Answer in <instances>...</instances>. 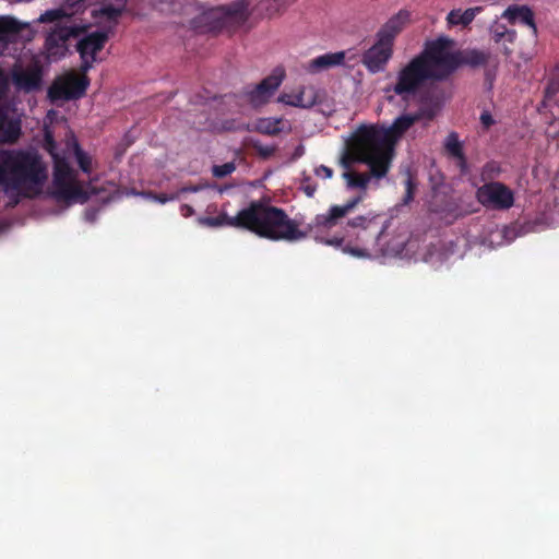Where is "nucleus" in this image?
<instances>
[{"mask_svg": "<svg viewBox=\"0 0 559 559\" xmlns=\"http://www.w3.org/2000/svg\"><path fill=\"white\" fill-rule=\"evenodd\" d=\"M413 194H414L413 183H412V180L408 179L406 181V193H405V197L403 200L405 204L409 203L413 200Z\"/></svg>", "mask_w": 559, "mask_h": 559, "instance_id": "obj_35", "label": "nucleus"}, {"mask_svg": "<svg viewBox=\"0 0 559 559\" xmlns=\"http://www.w3.org/2000/svg\"><path fill=\"white\" fill-rule=\"evenodd\" d=\"M342 239H331V240H328L326 243L328 245H332V246H340L342 243Z\"/></svg>", "mask_w": 559, "mask_h": 559, "instance_id": "obj_39", "label": "nucleus"}, {"mask_svg": "<svg viewBox=\"0 0 559 559\" xmlns=\"http://www.w3.org/2000/svg\"><path fill=\"white\" fill-rule=\"evenodd\" d=\"M47 169L34 151L0 148V192L12 199L39 194Z\"/></svg>", "mask_w": 559, "mask_h": 559, "instance_id": "obj_3", "label": "nucleus"}, {"mask_svg": "<svg viewBox=\"0 0 559 559\" xmlns=\"http://www.w3.org/2000/svg\"><path fill=\"white\" fill-rule=\"evenodd\" d=\"M260 152H261L264 156H266V155H270V154L273 152V148H272V147H270V146H265V147H262V148L260 150Z\"/></svg>", "mask_w": 559, "mask_h": 559, "instance_id": "obj_38", "label": "nucleus"}, {"mask_svg": "<svg viewBox=\"0 0 559 559\" xmlns=\"http://www.w3.org/2000/svg\"><path fill=\"white\" fill-rule=\"evenodd\" d=\"M285 124L283 118L267 117L257 120L253 129L263 134L275 135L283 131H290V126L285 128Z\"/></svg>", "mask_w": 559, "mask_h": 559, "instance_id": "obj_23", "label": "nucleus"}, {"mask_svg": "<svg viewBox=\"0 0 559 559\" xmlns=\"http://www.w3.org/2000/svg\"><path fill=\"white\" fill-rule=\"evenodd\" d=\"M22 25L13 17L0 16V53L3 52L8 43L15 39Z\"/></svg>", "mask_w": 559, "mask_h": 559, "instance_id": "obj_22", "label": "nucleus"}, {"mask_svg": "<svg viewBox=\"0 0 559 559\" xmlns=\"http://www.w3.org/2000/svg\"><path fill=\"white\" fill-rule=\"evenodd\" d=\"M313 192H314V190H313V189H310V188H307V189H306V193H307L309 197H312V195H313Z\"/></svg>", "mask_w": 559, "mask_h": 559, "instance_id": "obj_41", "label": "nucleus"}, {"mask_svg": "<svg viewBox=\"0 0 559 559\" xmlns=\"http://www.w3.org/2000/svg\"><path fill=\"white\" fill-rule=\"evenodd\" d=\"M283 70H275L271 75L262 80L258 85L246 92L248 102L253 107L266 104L280 87L284 79Z\"/></svg>", "mask_w": 559, "mask_h": 559, "instance_id": "obj_12", "label": "nucleus"}, {"mask_svg": "<svg viewBox=\"0 0 559 559\" xmlns=\"http://www.w3.org/2000/svg\"><path fill=\"white\" fill-rule=\"evenodd\" d=\"M12 80L17 88L25 92L38 90L41 82L40 68L36 62L19 64L12 71Z\"/></svg>", "mask_w": 559, "mask_h": 559, "instance_id": "obj_16", "label": "nucleus"}, {"mask_svg": "<svg viewBox=\"0 0 559 559\" xmlns=\"http://www.w3.org/2000/svg\"><path fill=\"white\" fill-rule=\"evenodd\" d=\"M108 39V32L97 31L82 38L78 50L82 58V70L87 71L96 61V53L100 51Z\"/></svg>", "mask_w": 559, "mask_h": 559, "instance_id": "obj_14", "label": "nucleus"}, {"mask_svg": "<svg viewBox=\"0 0 559 559\" xmlns=\"http://www.w3.org/2000/svg\"><path fill=\"white\" fill-rule=\"evenodd\" d=\"M502 17L507 19L510 23L521 22L533 29V33L536 34L537 28L534 22V14L532 10L525 5L518 7L512 5L509 7L502 13Z\"/></svg>", "mask_w": 559, "mask_h": 559, "instance_id": "obj_21", "label": "nucleus"}, {"mask_svg": "<svg viewBox=\"0 0 559 559\" xmlns=\"http://www.w3.org/2000/svg\"><path fill=\"white\" fill-rule=\"evenodd\" d=\"M444 146L447 152L454 158L457 159L460 167L465 170L466 160L463 154L462 143L460 142L457 134L452 132L450 133L444 142Z\"/></svg>", "mask_w": 559, "mask_h": 559, "instance_id": "obj_26", "label": "nucleus"}, {"mask_svg": "<svg viewBox=\"0 0 559 559\" xmlns=\"http://www.w3.org/2000/svg\"><path fill=\"white\" fill-rule=\"evenodd\" d=\"M408 22L409 13L407 11H400L380 28V31L377 33V36L393 44L396 35L406 26Z\"/></svg>", "mask_w": 559, "mask_h": 559, "instance_id": "obj_19", "label": "nucleus"}, {"mask_svg": "<svg viewBox=\"0 0 559 559\" xmlns=\"http://www.w3.org/2000/svg\"><path fill=\"white\" fill-rule=\"evenodd\" d=\"M198 191L197 187H190V188H182L178 193L180 192H195Z\"/></svg>", "mask_w": 559, "mask_h": 559, "instance_id": "obj_40", "label": "nucleus"}, {"mask_svg": "<svg viewBox=\"0 0 559 559\" xmlns=\"http://www.w3.org/2000/svg\"><path fill=\"white\" fill-rule=\"evenodd\" d=\"M45 147L55 162L53 195L58 201L67 203H83L87 200V192L76 180L75 171L70 167L66 157L56 152V145L49 131L45 132Z\"/></svg>", "mask_w": 559, "mask_h": 559, "instance_id": "obj_6", "label": "nucleus"}, {"mask_svg": "<svg viewBox=\"0 0 559 559\" xmlns=\"http://www.w3.org/2000/svg\"><path fill=\"white\" fill-rule=\"evenodd\" d=\"M515 32L508 29L503 24L495 22L491 26V36L495 43L502 44L506 55H509L511 50L506 45L507 43L512 44L515 39Z\"/></svg>", "mask_w": 559, "mask_h": 559, "instance_id": "obj_25", "label": "nucleus"}, {"mask_svg": "<svg viewBox=\"0 0 559 559\" xmlns=\"http://www.w3.org/2000/svg\"><path fill=\"white\" fill-rule=\"evenodd\" d=\"M198 223L207 227L233 226L246 228L271 240L297 241L306 237L299 224L281 209L252 202L236 216L219 214L216 217H199Z\"/></svg>", "mask_w": 559, "mask_h": 559, "instance_id": "obj_2", "label": "nucleus"}, {"mask_svg": "<svg viewBox=\"0 0 559 559\" xmlns=\"http://www.w3.org/2000/svg\"><path fill=\"white\" fill-rule=\"evenodd\" d=\"M236 169V165L233 162L225 163L223 165H215L212 168L213 176L216 178H224Z\"/></svg>", "mask_w": 559, "mask_h": 559, "instance_id": "obj_29", "label": "nucleus"}, {"mask_svg": "<svg viewBox=\"0 0 559 559\" xmlns=\"http://www.w3.org/2000/svg\"><path fill=\"white\" fill-rule=\"evenodd\" d=\"M419 119V115H402L388 127L360 126L353 134L356 135L357 148L370 146L374 150L377 176H386L394 155V145L403 134Z\"/></svg>", "mask_w": 559, "mask_h": 559, "instance_id": "obj_4", "label": "nucleus"}, {"mask_svg": "<svg viewBox=\"0 0 559 559\" xmlns=\"http://www.w3.org/2000/svg\"><path fill=\"white\" fill-rule=\"evenodd\" d=\"M480 121L486 128H489L493 123V119L488 112L481 114Z\"/></svg>", "mask_w": 559, "mask_h": 559, "instance_id": "obj_36", "label": "nucleus"}, {"mask_svg": "<svg viewBox=\"0 0 559 559\" xmlns=\"http://www.w3.org/2000/svg\"><path fill=\"white\" fill-rule=\"evenodd\" d=\"M393 56V44L377 36L376 43L361 57V63L372 74L383 72Z\"/></svg>", "mask_w": 559, "mask_h": 559, "instance_id": "obj_10", "label": "nucleus"}, {"mask_svg": "<svg viewBox=\"0 0 559 559\" xmlns=\"http://www.w3.org/2000/svg\"><path fill=\"white\" fill-rule=\"evenodd\" d=\"M479 11V7L469 8L464 11L461 9L452 10L447 15V23L450 27L459 25L465 27L474 21Z\"/></svg>", "mask_w": 559, "mask_h": 559, "instance_id": "obj_24", "label": "nucleus"}, {"mask_svg": "<svg viewBox=\"0 0 559 559\" xmlns=\"http://www.w3.org/2000/svg\"><path fill=\"white\" fill-rule=\"evenodd\" d=\"M343 251L345 253H348L353 257H356V258H369L370 254L369 252L366 250V249H362V248H353V247H345L343 249Z\"/></svg>", "mask_w": 559, "mask_h": 559, "instance_id": "obj_31", "label": "nucleus"}, {"mask_svg": "<svg viewBox=\"0 0 559 559\" xmlns=\"http://www.w3.org/2000/svg\"><path fill=\"white\" fill-rule=\"evenodd\" d=\"M127 0H104L98 9L92 11V16L98 25L111 31L119 17L126 11Z\"/></svg>", "mask_w": 559, "mask_h": 559, "instance_id": "obj_15", "label": "nucleus"}, {"mask_svg": "<svg viewBox=\"0 0 559 559\" xmlns=\"http://www.w3.org/2000/svg\"><path fill=\"white\" fill-rule=\"evenodd\" d=\"M72 32L68 27H56L46 39V49L50 59L57 60L66 55L67 40Z\"/></svg>", "mask_w": 559, "mask_h": 559, "instance_id": "obj_18", "label": "nucleus"}, {"mask_svg": "<svg viewBox=\"0 0 559 559\" xmlns=\"http://www.w3.org/2000/svg\"><path fill=\"white\" fill-rule=\"evenodd\" d=\"M88 86L85 75L68 73L55 80L48 90V96L52 102L70 100L81 97Z\"/></svg>", "mask_w": 559, "mask_h": 559, "instance_id": "obj_8", "label": "nucleus"}, {"mask_svg": "<svg viewBox=\"0 0 559 559\" xmlns=\"http://www.w3.org/2000/svg\"><path fill=\"white\" fill-rule=\"evenodd\" d=\"M70 146L73 148L76 162L82 171L85 174H90L93 169L92 157L80 148L76 140L73 136L69 139L68 147Z\"/></svg>", "mask_w": 559, "mask_h": 559, "instance_id": "obj_27", "label": "nucleus"}, {"mask_svg": "<svg viewBox=\"0 0 559 559\" xmlns=\"http://www.w3.org/2000/svg\"><path fill=\"white\" fill-rule=\"evenodd\" d=\"M179 197V193H174V194H147V198L156 201V202H159V203H166V202H169V201H174V200H177Z\"/></svg>", "mask_w": 559, "mask_h": 559, "instance_id": "obj_32", "label": "nucleus"}, {"mask_svg": "<svg viewBox=\"0 0 559 559\" xmlns=\"http://www.w3.org/2000/svg\"><path fill=\"white\" fill-rule=\"evenodd\" d=\"M247 7L241 1L233 4L230 8L219 7L213 9L206 13L205 19L216 22L213 26L216 28L222 26L240 25L247 20Z\"/></svg>", "mask_w": 559, "mask_h": 559, "instance_id": "obj_13", "label": "nucleus"}, {"mask_svg": "<svg viewBox=\"0 0 559 559\" xmlns=\"http://www.w3.org/2000/svg\"><path fill=\"white\" fill-rule=\"evenodd\" d=\"M7 88V79L0 70V142L13 143L21 134V121L10 115L9 107L3 98Z\"/></svg>", "mask_w": 559, "mask_h": 559, "instance_id": "obj_11", "label": "nucleus"}, {"mask_svg": "<svg viewBox=\"0 0 559 559\" xmlns=\"http://www.w3.org/2000/svg\"><path fill=\"white\" fill-rule=\"evenodd\" d=\"M500 173V169L493 165V164H488L484 167L483 171H481V177H483V180H486V179H492L495 178L498 174Z\"/></svg>", "mask_w": 559, "mask_h": 559, "instance_id": "obj_30", "label": "nucleus"}, {"mask_svg": "<svg viewBox=\"0 0 559 559\" xmlns=\"http://www.w3.org/2000/svg\"><path fill=\"white\" fill-rule=\"evenodd\" d=\"M277 103L285 106L310 109L319 107L320 112L331 115L334 111V102L325 91L314 85H300L282 92Z\"/></svg>", "mask_w": 559, "mask_h": 559, "instance_id": "obj_7", "label": "nucleus"}, {"mask_svg": "<svg viewBox=\"0 0 559 559\" xmlns=\"http://www.w3.org/2000/svg\"><path fill=\"white\" fill-rule=\"evenodd\" d=\"M356 145V135L353 134L341 154L340 165L346 169L343 174L346 186L365 192L372 179L379 180L385 176H377L373 171L374 150L370 146L358 150Z\"/></svg>", "mask_w": 559, "mask_h": 559, "instance_id": "obj_5", "label": "nucleus"}, {"mask_svg": "<svg viewBox=\"0 0 559 559\" xmlns=\"http://www.w3.org/2000/svg\"><path fill=\"white\" fill-rule=\"evenodd\" d=\"M314 173L318 177H322L324 179H330L333 176V170L324 165L317 167Z\"/></svg>", "mask_w": 559, "mask_h": 559, "instance_id": "obj_34", "label": "nucleus"}, {"mask_svg": "<svg viewBox=\"0 0 559 559\" xmlns=\"http://www.w3.org/2000/svg\"><path fill=\"white\" fill-rule=\"evenodd\" d=\"M344 60V51L324 53L310 60L306 67V70L310 73H319L332 67L342 64Z\"/></svg>", "mask_w": 559, "mask_h": 559, "instance_id": "obj_20", "label": "nucleus"}, {"mask_svg": "<svg viewBox=\"0 0 559 559\" xmlns=\"http://www.w3.org/2000/svg\"><path fill=\"white\" fill-rule=\"evenodd\" d=\"M453 45L454 41L445 37L428 43L419 56L399 70L395 83L384 88L388 102L394 103L399 98L406 104L418 93L425 81L444 79L461 63L477 67L488 61L489 55L480 50L466 51L460 58L453 51Z\"/></svg>", "mask_w": 559, "mask_h": 559, "instance_id": "obj_1", "label": "nucleus"}, {"mask_svg": "<svg viewBox=\"0 0 559 559\" xmlns=\"http://www.w3.org/2000/svg\"><path fill=\"white\" fill-rule=\"evenodd\" d=\"M362 200V197L355 198L344 205H334L330 210L316 217V226L328 229L336 225L340 218L345 217L350 213Z\"/></svg>", "mask_w": 559, "mask_h": 559, "instance_id": "obj_17", "label": "nucleus"}, {"mask_svg": "<svg viewBox=\"0 0 559 559\" xmlns=\"http://www.w3.org/2000/svg\"><path fill=\"white\" fill-rule=\"evenodd\" d=\"M476 198L484 206L495 210H507L514 203L512 190L498 181H491L479 187L476 191Z\"/></svg>", "mask_w": 559, "mask_h": 559, "instance_id": "obj_9", "label": "nucleus"}, {"mask_svg": "<svg viewBox=\"0 0 559 559\" xmlns=\"http://www.w3.org/2000/svg\"><path fill=\"white\" fill-rule=\"evenodd\" d=\"M72 14H73V12H68L66 9L59 8V9L46 11L45 13H43L39 16L38 21L41 23L55 22V21H59L63 17H68Z\"/></svg>", "mask_w": 559, "mask_h": 559, "instance_id": "obj_28", "label": "nucleus"}, {"mask_svg": "<svg viewBox=\"0 0 559 559\" xmlns=\"http://www.w3.org/2000/svg\"><path fill=\"white\" fill-rule=\"evenodd\" d=\"M369 222L370 221L366 216H357V217L348 221L347 224H348V226L354 227V228H367Z\"/></svg>", "mask_w": 559, "mask_h": 559, "instance_id": "obj_33", "label": "nucleus"}, {"mask_svg": "<svg viewBox=\"0 0 559 559\" xmlns=\"http://www.w3.org/2000/svg\"><path fill=\"white\" fill-rule=\"evenodd\" d=\"M180 212H181L182 216H185V217H189L194 214L193 207L188 204L181 205Z\"/></svg>", "mask_w": 559, "mask_h": 559, "instance_id": "obj_37", "label": "nucleus"}]
</instances>
